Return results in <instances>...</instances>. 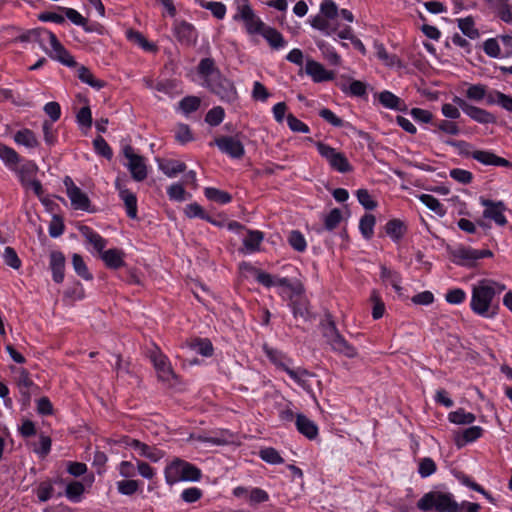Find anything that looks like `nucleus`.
<instances>
[{
    "label": "nucleus",
    "instance_id": "nucleus-1",
    "mask_svg": "<svg viewBox=\"0 0 512 512\" xmlns=\"http://www.w3.org/2000/svg\"><path fill=\"white\" fill-rule=\"evenodd\" d=\"M341 16L344 21L352 23L353 14L347 9L339 10L332 0H323L320 6V13L310 21L311 26L326 35L336 34L339 39L350 40L353 46L363 55L366 54V48L362 41L353 35L351 26H344L338 29L332 22Z\"/></svg>",
    "mask_w": 512,
    "mask_h": 512
},
{
    "label": "nucleus",
    "instance_id": "nucleus-2",
    "mask_svg": "<svg viewBox=\"0 0 512 512\" xmlns=\"http://www.w3.org/2000/svg\"><path fill=\"white\" fill-rule=\"evenodd\" d=\"M506 286L491 279H481L471 289V310L484 318H493L498 309L494 297L502 293Z\"/></svg>",
    "mask_w": 512,
    "mask_h": 512
},
{
    "label": "nucleus",
    "instance_id": "nucleus-3",
    "mask_svg": "<svg viewBox=\"0 0 512 512\" xmlns=\"http://www.w3.org/2000/svg\"><path fill=\"white\" fill-rule=\"evenodd\" d=\"M23 39L35 41L40 48L51 58L66 66H74L75 60L70 53L59 42L56 35L44 28H35L26 32Z\"/></svg>",
    "mask_w": 512,
    "mask_h": 512
},
{
    "label": "nucleus",
    "instance_id": "nucleus-4",
    "mask_svg": "<svg viewBox=\"0 0 512 512\" xmlns=\"http://www.w3.org/2000/svg\"><path fill=\"white\" fill-rule=\"evenodd\" d=\"M266 355L281 370L285 371L298 385L308 393H312L311 379L313 375L300 367L292 368L290 360L278 351L265 348Z\"/></svg>",
    "mask_w": 512,
    "mask_h": 512
},
{
    "label": "nucleus",
    "instance_id": "nucleus-5",
    "mask_svg": "<svg viewBox=\"0 0 512 512\" xmlns=\"http://www.w3.org/2000/svg\"><path fill=\"white\" fill-rule=\"evenodd\" d=\"M164 474L168 485L179 482H196L201 478V471L196 466L180 459H175L167 465Z\"/></svg>",
    "mask_w": 512,
    "mask_h": 512
},
{
    "label": "nucleus",
    "instance_id": "nucleus-6",
    "mask_svg": "<svg viewBox=\"0 0 512 512\" xmlns=\"http://www.w3.org/2000/svg\"><path fill=\"white\" fill-rule=\"evenodd\" d=\"M417 507L422 511L457 512L459 506L452 494L432 491L418 501Z\"/></svg>",
    "mask_w": 512,
    "mask_h": 512
},
{
    "label": "nucleus",
    "instance_id": "nucleus-7",
    "mask_svg": "<svg viewBox=\"0 0 512 512\" xmlns=\"http://www.w3.org/2000/svg\"><path fill=\"white\" fill-rule=\"evenodd\" d=\"M233 19L235 21H242L249 35H260L267 26L260 17L256 15L248 0H238Z\"/></svg>",
    "mask_w": 512,
    "mask_h": 512
},
{
    "label": "nucleus",
    "instance_id": "nucleus-8",
    "mask_svg": "<svg viewBox=\"0 0 512 512\" xmlns=\"http://www.w3.org/2000/svg\"><path fill=\"white\" fill-rule=\"evenodd\" d=\"M256 279L266 287H277L279 289V293L283 296L292 297L293 295L300 294L303 291L300 284L292 285L286 278L274 277L265 272L257 271Z\"/></svg>",
    "mask_w": 512,
    "mask_h": 512
},
{
    "label": "nucleus",
    "instance_id": "nucleus-9",
    "mask_svg": "<svg viewBox=\"0 0 512 512\" xmlns=\"http://www.w3.org/2000/svg\"><path fill=\"white\" fill-rule=\"evenodd\" d=\"M316 148L318 153L329 163V165L334 170L340 173L351 171V165L343 153L323 142H317Z\"/></svg>",
    "mask_w": 512,
    "mask_h": 512
},
{
    "label": "nucleus",
    "instance_id": "nucleus-10",
    "mask_svg": "<svg viewBox=\"0 0 512 512\" xmlns=\"http://www.w3.org/2000/svg\"><path fill=\"white\" fill-rule=\"evenodd\" d=\"M122 152L126 159L124 165L130 171L132 178L136 181L144 180L147 177L145 159L137 154L129 145L124 146Z\"/></svg>",
    "mask_w": 512,
    "mask_h": 512
},
{
    "label": "nucleus",
    "instance_id": "nucleus-11",
    "mask_svg": "<svg viewBox=\"0 0 512 512\" xmlns=\"http://www.w3.org/2000/svg\"><path fill=\"white\" fill-rule=\"evenodd\" d=\"M63 183L73 209L88 211L90 207V200L88 196L75 185L70 177H65Z\"/></svg>",
    "mask_w": 512,
    "mask_h": 512
},
{
    "label": "nucleus",
    "instance_id": "nucleus-12",
    "mask_svg": "<svg viewBox=\"0 0 512 512\" xmlns=\"http://www.w3.org/2000/svg\"><path fill=\"white\" fill-rule=\"evenodd\" d=\"M125 447L129 448L133 452L134 456H140L149 459L150 461L157 462L163 456V452L155 447L148 446L136 439L125 438L123 439Z\"/></svg>",
    "mask_w": 512,
    "mask_h": 512
},
{
    "label": "nucleus",
    "instance_id": "nucleus-13",
    "mask_svg": "<svg viewBox=\"0 0 512 512\" xmlns=\"http://www.w3.org/2000/svg\"><path fill=\"white\" fill-rule=\"evenodd\" d=\"M304 70L315 83L331 81L335 78L333 71L326 69L322 63L312 58H306Z\"/></svg>",
    "mask_w": 512,
    "mask_h": 512
},
{
    "label": "nucleus",
    "instance_id": "nucleus-14",
    "mask_svg": "<svg viewBox=\"0 0 512 512\" xmlns=\"http://www.w3.org/2000/svg\"><path fill=\"white\" fill-rule=\"evenodd\" d=\"M480 203L485 207L483 217L493 220L497 225L504 226L507 223L504 215L505 206L502 202H493L485 198H480Z\"/></svg>",
    "mask_w": 512,
    "mask_h": 512
},
{
    "label": "nucleus",
    "instance_id": "nucleus-15",
    "mask_svg": "<svg viewBox=\"0 0 512 512\" xmlns=\"http://www.w3.org/2000/svg\"><path fill=\"white\" fill-rule=\"evenodd\" d=\"M207 87H209L224 101L233 102L237 98V92L234 85L229 80L222 78L220 75L216 81L207 83Z\"/></svg>",
    "mask_w": 512,
    "mask_h": 512
},
{
    "label": "nucleus",
    "instance_id": "nucleus-16",
    "mask_svg": "<svg viewBox=\"0 0 512 512\" xmlns=\"http://www.w3.org/2000/svg\"><path fill=\"white\" fill-rule=\"evenodd\" d=\"M454 102L462 108L465 114H467L471 119H473L476 122L487 124V123H494L495 117L487 112L486 110H483L481 108L468 105L463 99L459 97L454 98Z\"/></svg>",
    "mask_w": 512,
    "mask_h": 512
},
{
    "label": "nucleus",
    "instance_id": "nucleus-17",
    "mask_svg": "<svg viewBox=\"0 0 512 512\" xmlns=\"http://www.w3.org/2000/svg\"><path fill=\"white\" fill-rule=\"evenodd\" d=\"M330 335H328V343L332 349L346 357L353 358L357 355L354 347L349 345L346 340L334 329L331 328Z\"/></svg>",
    "mask_w": 512,
    "mask_h": 512
},
{
    "label": "nucleus",
    "instance_id": "nucleus-18",
    "mask_svg": "<svg viewBox=\"0 0 512 512\" xmlns=\"http://www.w3.org/2000/svg\"><path fill=\"white\" fill-rule=\"evenodd\" d=\"M115 185L119 192L121 200L125 204L127 215L130 218L135 219L137 217L136 195L124 187L120 178L116 179Z\"/></svg>",
    "mask_w": 512,
    "mask_h": 512
},
{
    "label": "nucleus",
    "instance_id": "nucleus-19",
    "mask_svg": "<svg viewBox=\"0 0 512 512\" xmlns=\"http://www.w3.org/2000/svg\"><path fill=\"white\" fill-rule=\"evenodd\" d=\"M13 140L18 146H23L28 150H34L40 146L37 135L25 127L18 129L13 134Z\"/></svg>",
    "mask_w": 512,
    "mask_h": 512
},
{
    "label": "nucleus",
    "instance_id": "nucleus-20",
    "mask_svg": "<svg viewBox=\"0 0 512 512\" xmlns=\"http://www.w3.org/2000/svg\"><path fill=\"white\" fill-rule=\"evenodd\" d=\"M174 34L181 43L187 45L195 43L197 39L195 28L185 21H176L174 23Z\"/></svg>",
    "mask_w": 512,
    "mask_h": 512
},
{
    "label": "nucleus",
    "instance_id": "nucleus-21",
    "mask_svg": "<svg viewBox=\"0 0 512 512\" xmlns=\"http://www.w3.org/2000/svg\"><path fill=\"white\" fill-rule=\"evenodd\" d=\"M218 148L234 158H240L244 154V147L240 140L233 137H224L216 141Z\"/></svg>",
    "mask_w": 512,
    "mask_h": 512
},
{
    "label": "nucleus",
    "instance_id": "nucleus-22",
    "mask_svg": "<svg viewBox=\"0 0 512 512\" xmlns=\"http://www.w3.org/2000/svg\"><path fill=\"white\" fill-rule=\"evenodd\" d=\"M476 255V249L471 247H459L452 253L454 263L467 267H472L477 263Z\"/></svg>",
    "mask_w": 512,
    "mask_h": 512
},
{
    "label": "nucleus",
    "instance_id": "nucleus-23",
    "mask_svg": "<svg viewBox=\"0 0 512 512\" xmlns=\"http://www.w3.org/2000/svg\"><path fill=\"white\" fill-rule=\"evenodd\" d=\"M483 434V429L480 426H471L462 432L454 435V442L457 447L462 448L466 444L479 439Z\"/></svg>",
    "mask_w": 512,
    "mask_h": 512
},
{
    "label": "nucleus",
    "instance_id": "nucleus-24",
    "mask_svg": "<svg viewBox=\"0 0 512 512\" xmlns=\"http://www.w3.org/2000/svg\"><path fill=\"white\" fill-rule=\"evenodd\" d=\"M296 427L298 431L310 440L316 439L318 436V426L314 421L303 414L296 417Z\"/></svg>",
    "mask_w": 512,
    "mask_h": 512
},
{
    "label": "nucleus",
    "instance_id": "nucleus-25",
    "mask_svg": "<svg viewBox=\"0 0 512 512\" xmlns=\"http://www.w3.org/2000/svg\"><path fill=\"white\" fill-rule=\"evenodd\" d=\"M199 75L202 78L201 85L207 86V83L216 81L219 78V72L214 68V62L209 59H203L198 67Z\"/></svg>",
    "mask_w": 512,
    "mask_h": 512
},
{
    "label": "nucleus",
    "instance_id": "nucleus-26",
    "mask_svg": "<svg viewBox=\"0 0 512 512\" xmlns=\"http://www.w3.org/2000/svg\"><path fill=\"white\" fill-rule=\"evenodd\" d=\"M100 254L101 259L109 268L117 269L124 265V252L120 249H108Z\"/></svg>",
    "mask_w": 512,
    "mask_h": 512
},
{
    "label": "nucleus",
    "instance_id": "nucleus-27",
    "mask_svg": "<svg viewBox=\"0 0 512 512\" xmlns=\"http://www.w3.org/2000/svg\"><path fill=\"white\" fill-rule=\"evenodd\" d=\"M14 171L17 173L22 186L24 188H28V183L36 179L35 177L38 172V166L33 161H28L20 168H15Z\"/></svg>",
    "mask_w": 512,
    "mask_h": 512
},
{
    "label": "nucleus",
    "instance_id": "nucleus-28",
    "mask_svg": "<svg viewBox=\"0 0 512 512\" xmlns=\"http://www.w3.org/2000/svg\"><path fill=\"white\" fill-rule=\"evenodd\" d=\"M50 267L53 280L61 283L64 279L65 258L61 252H52L50 255Z\"/></svg>",
    "mask_w": 512,
    "mask_h": 512
},
{
    "label": "nucleus",
    "instance_id": "nucleus-29",
    "mask_svg": "<svg viewBox=\"0 0 512 512\" xmlns=\"http://www.w3.org/2000/svg\"><path fill=\"white\" fill-rule=\"evenodd\" d=\"M153 363L157 371L158 377L162 381L169 382L174 377L170 363L168 362V359L164 355H155L153 357Z\"/></svg>",
    "mask_w": 512,
    "mask_h": 512
},
{
    "label": "nucleus",
    "instance_id": "nucleus-30",
    "mask_svg": "<svg viewBox=\"0 0 512 512\" xmlns=\"http://www.w3.org/2000/svg\"><path fill=\"white\" fill-rule=\"evenodd\" d=\"M378 101L387 109L405 110V103L390 91H382L377 95Z\"/></svg>",
    "mask_w": 512,
    "mask_h": 512
},
{
    "label": "nucleus",
    "instance_id": "nucleus-31",
    "mask_svg": "<svg viewBox=\"0 0 512 512\" xmlns=\"http://www.w3.org/2000/svg\"><path fill=\"white\" fill-rule=\"evenodd\" d=\"M473 159L485 165L508 166L509 162L501 157L496 156L492 152L476 150L472 153Z\"/></svg>",
    "mask_w": 512,
    "mask_h": 512
},
{
    "label": "nucleus",
    "instance_id": "nucleus-32",
    "mask_svg": "<svg viewBox=\"0 0 512 512\" xmlns=\"http://www.w3.org/2000/svg\"><path fill=\"white\" fill-rule=\"evenodd\" d=\"M12 372L20 392L24 395H29L31 388L33 387V381L31 380L29 373L24 368H13Z\"/></svg>",
    "mask_w": 512,
    "mask_h": 512
},
{
    "label": "nucleus",
    "instance_id": "nucleus-33",
    "mask_svg": "<svg viewBox=\"0 0 512 512\" xmlns=\"http://www.w3.org/2000/svg\"><path fill=\"white\" fill-rule=\"evenodd\" d=\"M260 35H262L274 49H282L287 44L283 36L276 29L270 26H266Z\"/></svg>",
    "mask_w": 512,
    "mask_h": 512
},
{
    "label": "nucleus",
    "instance_id": "nucleus-34",
    "mask_svg": "<svg viewBox=\"0 0 512 512\" xmlns=\"http://www.w3.org/2000/svg\"><path fill=\"white\" fill-rule=\"evenodd\" d=\"M0 159L11 170H15L20 162L18 153L11 147L0 144Z\"/></svg>",
    "mask_w": 512,
    "mask_h": 512
},
{
    "label": "nucleus",
    "instance_id": "nucleus-35",
    "mask_svg": "<svg viewBox=\"0 0 512 512\" xmlns=\"http://www.w3.org/2000/svg\"><path fill=\"white\" fill-rule=\"evenodd\" d=\"M448 420L455 425H470L476 420V416L471 412L459 408L448 414Z\"/></svg>",
    "mask_w": 512,
    "mask_h": 512
},
{
    "label": "nucleus",
    "instance_id": "nucleus-36",
    "mask_svg": "<svg viewBox=\"0 0 512 512\" xmlns=\"http://www.w3.org/2000/svg\"><path fill=\"white\" fill-rule=\"evenodd\" d=\"M418 199L437 216L443 217L446 214V208L440 201L430 194H421Z\"/></svg>",
    "mask_w": 512,
    "mask_h": 512
},
{
    "label": "nucleus",
    "instance_id": "nucleus-37",
    "mask_svg": "<svg viewBox=\"0 0 512 512\" xmlns=\"http://www.w3.org/2000/svg\"><path fill=\"white\" fill-rule=\"evenodd\" d=\"M159 169L169 178L176 177L185 170V165L176 160L159 161Z\"/></svg>",
    "mask_w": 512,
    "mask_h": 512
},
{
    "label": "nucleus",
    "instance_id": "nucleus-38",
    "mask_svg": "<svg viewBox=\"0 0 512 512\" xmlns=\"http://www.w3.org/2000/svg\"><path fill=\"white\" fill-rule=\"evenodd\" d=\"M317 47L322 53V56L332 65H339L341 63V57L336 52L333 46L326 43L325 41H317Z\"/></svg>",
    "mask_w": 512,
    "mask_h": 512
},
{
    "label": "nucleus",
    "instance_id": "nucleus-39",
    "mask_svg": "<svg viewBox=\"0 0 512 512\" xmlns=\"http://www.w3.org/2000/svg\"><path fill=\"white\" fill-rule=\"evenodd\" d=\"M197 2L202 8L209 10L217 19L221 20L226 15V6L222 2L203 0H197Z\"/></svg>",
    "mask_w": 512,
    "mask_h": 512
},
{
    "label": "nucleus",
    "instance_id": "nucleus-40",
    "mask_svg": "<svg viewBox=\"0 0 512 512\" xmlns=\"http://www.w3.org/2000/svg\"><path fill=\"white\" fill-rule=\"evenodd\" d=\"M374 48L376 51V56L388 67H398L400 66V62L396 56L390 55L383 44L375 42Z\"/></svg>",
    "mask_w": 512,
    "mask_h": 512
},
{
    "label": "nucleus",
    "instance_id": "nucleus-41",
    "mask_svg": "<svg viewBox=\"0 0 512 512\" xmlns=\"http://www.w3.org/2000/svg\"><path fill=\"white\" fill-rule=\"evenodd\" d=\"M263 240V235L259 231H250L243 239V245L248 253L259 250V246Z\"/></svg>",
    "mask_w": 512,
    "mask_h": 512
},
{
    "label": "nucleus",
    "instance_id": "nucleus-42",
    "mask_svg": "<svg viewBox=\"0 0 512 512\" xmlns=\"http://www.w3.org/2000/svg\"><path fill=\"white\" fill-rule=\"evenodd\" d=\"M484 52L492 58H504L498 38H489L483 43Z\"/></svg>",
    "mask_w": 512,
    "mask_h": 512
},
{
    "label": "nucleus",
    "instance_id": "nucleus-43",
    "mask_svg": "<svg viewBox=\"0 0 512 512\" xmlns=\"http://www.w3.org/2000/svg\"><path fill=\"white\" fill-rule=\"evenodd\" d=\"M82 234L86 241L90 243L96 251L101 253L106 245L105 240L97 233H94L89 228L85 227L82 229Z\"/></svg>",
    "mask_w": 512,
    "mask_h": 512
},
{
    "label": "nucleus",
    "instance_id": "nucleus-44",
    "mask_svg": "<svg viewBox=\"0 0 512 512\" xmlns=\"http://www.w3.org/2000/svg\"><path fill=\"white\" fill-rule=\"evenodd\" d=\"M204 193L207 199L219 204H226L231 201V196L227 192L213 187L206 188Z\"/></svg>",
    "mask_w": 512,
    "mask_h": 512
},
{
    "label": "nucleus",
    "instance_id": "nucleus-45",
    "mask_svg": "<svg viewBox=\"0 0 512 512\" xmlns=\"http://www.w3.org/2000/svg\"><path fill=\"white\" fill-rule=\"evenodd\" d=\"M375 223L376 219L372 214H366L360 219L359 229L366 239H370L372 237Z\"/></svg>",
    "mask_w": 512,
    "mask_h": 512
},
{
    "label": "nucleus",
    "instance_id": "nucleus-46",
    "mask_svg": "<svg viewBox=\"0 0 512 512\" xmlns=\"http://www.w3.org/2000/svg\"><path fill=\"white\" fill-rule=\"evenodd\" d=\"M385 230L391 239L397 241L403 236L405 225L399 220H391L386 224Z\"/></svg>",
    "mask_w": 512,
    "mask_h": 512
},
{
    "label": "nucleus",
    "instance_id": "nucleus-47",
    "mask_svg": "<svg viewBox=\"0 0 512 512\" xmlns=\"http://www.w3.org/2000/svg\"><path fill=\"white\" fill-rule=\"evenodd\" d=\"M381 279L383 280L384 283L390 284L395 289L396 292H400L402 290V288L400 286L401 279L396 272H394L386 267H382L381 268Z\"/></svg>",
    "mask_w": 512,
    "mask_h": 512
},
{
    "label": "nucleus",
    "instance_id": "nucleus-48",
    "mask_svg": "<svg viewBox=\"0 0 512 512\" xmlns=\"http://www.w3.org/2000/svg\"><path fill=\"white\" fill-rule=\"evenodd\" d=\"M437 466L433 459L424 457L418 461V473L422 478H427L436 472Z\"/></svg>",
    "mask_w": 512,
    "mask_h": 512
},
{
    "label": "nucleus",
    "instance_id": "nucleus-49",
    "mask_svg": "<svg viewBox=\"0 0 512 512\" xmlns=\"http://www.w3.org/2000/svg\"><path fill=\"white\" fill-rule=\"evenodd\" d=\"M116 486L120 494L130 496L139 489V481L133 479L121 480L116 483Z\"/></svg>",
    "mask_w": 512,
    "mask_h": 512
},
{
    "label": "nucleus",
    "instance_id": "nucleus-50",
    "mask_svg": "<svg viewBox=\"0 0 512 512\" xmlns=\"http://www.w3.org/2000/svg\"><path fill=\"white\" fill-rule=\"evenodd\" d=\"M72 265L75 272L85 280H91L92 274L89 272L83 258L78 254H73Z\"/></svg>",
    "mask_w": 512,
    "mask_h": 512
},
{
    "label": "nucleus",
    "instance_id": "nucleus-51",
    "mask_svg": "<svg viewBox=\"0 0 512 512\" xmlns=\"http://www.w3.org/2000/svg\"><path fill=\"white\" fill-rule=\"evenodd\" d=\"M167 194L171 200L179 202H183L191 197L190 194L185 191L183 185L179 183L169 186Z\"/></svg>",
    "mask_w": 512,
    "mask_h": 512
},
{
    "label": "nucleus",
    "instance_id": "nucleus-52",
    "mask_svg": "<svg viewBox=\"0 0 512 512\" xmlns=\"http://www.w3.org/2000/svg\"><path fill=\"white\" fill-rule=\"evenodd\" d=\"M458 27L463 34L471 39L477 38L479 35L478 30L475 28L474 21L469 17L459 19Z\"/></svg>",
    "mask_w": 512,
    "mask_h": 512
},
{
    "label": "nucleus",
    "instance_id": "nucleus-53",
    "mask_svg": "<svg viewBox=\"0 0 512 512\" xmlns=\"http://www.w3.org/2000/svg\"><path fill=\"white\" fill-rule=\"evenodd\" d=\"M466 292L461 288H453L445 294V300L452 305H460L466 300Z\"/></svg>",
    "mask_w": 512,
    "mask_h": 512
},
{
    "label": "nucleus",
    "instance_id": "nucleus-54",
    "mask_svg": "<svg viewBox=\"0 0 512 512\" xmlns=\"http://www.w3.org/2000/svg\"><path fill=\"white\" fill-rule=\"evenodd\" d=\"M64 13V18L67 17L73 24L85 27L87 20L75 9L67 7H58Z\"/></svg>",
    "mask_w": 512,
    "mask_h": 512
},
{
    "label": "nucleus",
    "instance_id": "nucleus-55",
    "mask_svg": "<svg viewBox=\"0 0 512 512\" xmlns=\"http://www.w3.org/2000/svg\"><path fill=\"white\" fill-rule=\"evenodd\" d=\"M2 257L5 264L11 268L19 269L21 267V260L13 248L5 247L2 253Z\"/></svg>",
    "mask_w": 512,
    "mask_h": 512
},
{
    "label": "nucleus",
    "instance_id": "nucleus-56",
    "mask_svg": "<svg viewBox=\"0 0 512 512\" xmlns=\"http://www.w3.org/2000/svg\"><path fill=\"white\" fill-rule=\"evenodd\" d=\"M78 77L82 82L90 85L91 87L98 88V89L103 87V82L95 79L93 74L90 72V70L85 67L79 68Z\"/></svg>",
    "mask_w": 512,
    "mask_h": 512
},
{
    "label": "nucleus",
    "instance_id": "nucleus-57",
    "mask_svg": "<svg viewBox=\"0 0 512 512\" xmlns=\"http://www.w3.org/2000/svg\"><path fill=\"white\" fill-rule=\"evenodd\" d=\"M359 203L367 210H373L377 207L376 201L373 200L372 196L366 189H359L356 192Z\"/></svg>",
    "mask_w": 512,
    "mask_h": 512
},
{
    "label": "nucleus",
    "instance_id": "nucleus-58",
    "mask_svg": "<svg viewBox=\"0 0 512 512\" xmlns=\"http://www.w3.org/2000/svg\"><path fill=\"white\" fill-rule=\"evenodd\" d=\"M341 89L345 93H349L353 96H362L366 93V85L358 80L352 81L348 86L342 85Z\"/></svg>",
    "mask_w": 512,
    "mask_h": 512
},
{
    "label": "nucleus",
    "instance_id": "nucleus-59",
    "mask_svg": "<svg viewBox=\"0 0 512 512\" xmlns=\"http://www.w3.org/2000/svg\"><path fill=\"white\" fill-rule=\"evenodd\" d=\"M200 106V99L195 96H189L184 98L180 103L179 107L185 114L191 113L197 110Z\"/></svg>",
    "mask_w": 512,
    "mask_h": 512
},
{
    "label": "nucleus",
    "instance_id": "nucleus-60",
    "mask_svg": "<svg viewBox=\"0 0 512 512\" xmlns=\"http://www.w3.org/2000/svg\"><path fill=\"white\" fill-rule=\"evenodd\" d=\"M290 245L297 251L302 252L306 249V240L304 236L298 231H292L289 235Z\"/></svg>",
    "mask_w": 512,
    "mask_h": 512
},
{
    "label": "nucleus",
    "instance_id": "nucleus-61",
    "mask_svg": "<svg viewBox=\"0 0 512 512\" xmlns=\"http://www.w3.org/2000/svg\"><path fill=\"white\" fill-rule=\"evenodd\" d=\"M84 492V486L80 482H72L66 487V495L73 501H78Z\"/></svg>",
    "mask_w": 512,
    "mask_h": 512
},
{
    "label": "nucleus",
    "instance_id": "nucleus-62",
    "mask_svg": "<svg viewBox=\"0 0 512 512\" xmlns=\"http://www.w3.org/2000/svg\"><path fill=\"white\" fill-rule=\"evenodd\" d=\"M260 457L267 463L279 464L283 459L280 454L273 448H265L260 451Z\"/></svg>",
    "mask_w": 512,
    "mask_h": 512
},
{
    "label": "nucleus",
    "instance_id": "nucleus-63",
    "mask_svg": "<svg viewBox=\"0 0 512 512\" xmlns=\"http://www.w3.org/2000/svg\"><path fill=\"white\" fill-rule=\"evenodd\" d=\"M486 94L485 87L480 84L471 85L466 90V96L473 101H481Z\"/></svg>",
    "mask_w": 512,
    "mask_h": 512
},
{
    "label": "nucleus",
    "instance_id": "nucleus-64",
    "mask_svg": "<svg viewBox=\"0 0 512 512\" xmlns=\"http://www.w3.org/2000/svg\"><path fill=\"white\" fill-rule=\"evenodd\" d=\"M202 497V491L197 487H189L182 491L181 499L187 503H194Z\"/></svg>",
    "mask_w": 512,
    "mask_h": 512
}]
</instances>
